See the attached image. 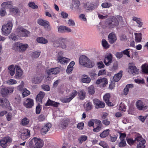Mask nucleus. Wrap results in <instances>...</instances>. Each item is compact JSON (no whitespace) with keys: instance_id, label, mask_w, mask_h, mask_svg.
Returning a JSON list of instances; mask_svg holds the SVG:
<instances>
[{"instance_id":"3c124183","label":"nucleus","mask_w":148,"mask_h":148,"mask_svg":"<svg viewBox=\"0 0 148 148\" xmlns=\"http://www.w3.org/2000/svg\"><path fill=\"white\" fill-rule=\"evenodd\" d=\"M23 92H22V95L23 97H26L29 95L30 94V92L27 90L26 88H24L23 90Z\"/></svg>"},{"instance_id":"338daca9","label":"nucleus","mask_w":148,"mask_h":148,"mask_svg":"<svg viewBox=\"0 0 148 148\" xmlns=\"http://www.w3.org/2000/svg\"><path fill=\"white\" fill-rule=\"evenodd\" d=\"M67 24L69 26H73L75 25V23L73 20L72 19H69L68 21Z\"/></svg>"},{"instance_id":"bf43d9fd","label":"nucleus","mask_w":148,"mask_h":148,"mask_svg":"<svg viewBox=\"0 0 148 148\" xmlns=\"http://www.w3.org/2000/svg\"><path fill=\"white\" fill-rule=\"evenodd\" d=\"M46 118L45 115L41 114L40 115L38 118V121H44Z\"/></svg>"},{"instance_id":"9b49d317","label":"nucleus","mask_w":148,"mask_h":148,"mask_svg":"<svg viewBox=\"0 0 148 148\" xmlns=\"http://www.w3.org/2000/svg\"><path fill=\"white\" fill-rule=\"evenodd\" d=\"M52 126V125L50 123L45 124L41 130V134H45L49 130L50 128Z\"/></svg>"},{"instance_id":"423d86ee","label":"nucleus","mask_w":148,"mask_h":148,"mask_svg":"<svg viewBox=\"0 0 148 148\" xmlns=\"http://www.w3.org/2000/svg\"><path fill=\"white\" fill-rule=\"evenodd\" d=\"M11 142V138L9 137H5L0 140V145L3 147L5 148L8 146V144Z\"/></svg>"},{"instance_id":"473e14b6","label":"nucleus","mask_w":148,"mask_h":148,"mask_svg":"<svg viewBox=\"0 0 148 148\" xmlns=\"http://www.w3.org/2000/svg\"><path fill=\"white\" fill-rule=\"evenodd\" d=\"M8 72L11 76L14 75L15 74V67L13 65H11L9 67Z\"/></svg>"},{"instance_id":"5fc2aeb1","label":"nucleus","mask_w":148,"mask_h":148,"mask_svg":"<svg viewBox=\"0 0 148 148\" xmlns=\"http://www.w3.org/2000/svg\"><path fill=\"white\" fill-rule=\"evenodd\" d=\"M87 137L85 135L81 136L79 139V141L80 143H82L83 141H86L87 138Z\"/></svg>"},{"instance_id":"052dcab7","label":"nucleus","mask_w":148,"mask_h":148,"mask_svg":"<svg viewBox=\"0 0 148 148\" xmlns=\"http://www.w3.org/2000/svg\"><path fill=\"white\" fill-rule=\"evenodd\" d=\"M17 82L15 79H10L7 81V83L9 85H13L15 84Z\"/></svg>"},{"instance_id":"7c9ffc66","label":"nucleus","mask_w":148,"mask_h":148,"mask_svg":"<svg viewBox=\"0 0 148 148\" xmlns=\"http://www.w3.org/2000/svg\"><path fill=\"white\" fill-rule=\"evenodd\" d=\"M60 41L58 38H55V39L52 40V42L54 47H58L60 45Z\"/></svg>"},{"instance_id":"a19ab883","label":"nucleus","mask_w":148,"mask_h":148,"mask_svg":"<svg viewBox=\"0 0 148 148\" xmlns=\"http://www.w3.org/2000/svg\"><path fill=\"white\" fill-rule=\"evenodd\" d=\"M85 64H86L87 65V66H84L85 67L89 68H92L95 65L94 63L90 60L89 59H88V62H86Z\"/></svg>"},{"instance_id":"a211bd4d","label":"nucleus","mask_w":148,"mask_h":148,"mask_svg":"<svg viewBox=\"0 0 148 148\" xmlns=\"http://www.w3.org/2000/svg\"><path fill=\"white\" fill-rule=\"evenodd\" d=\"M96 82V84H101L104 87L108 84V82L106 78L103 77L98 79Z\"/></svg>"},{"instance_id":"bb28decb","label":"nucleus","mask_w":148,"mask_h":148,"mask_svg":"<svg viewBox=\"0 0 148 148\" xmlns=\"http://www.w3.org/2000/svg\"><path fill=\"white\" fill-rule=\"evenodd\" d=\"M12 3L10 1H8L3 3L1 5L2 8L5 9L10 8L12 6Z\"/></svg>"},{"instance_id":"69168bd1","label":"nucleus","mask_w":148,"mask_h":148,"mask_svg":"<svg viewBox=\"0 0 148 148\" xmlns=\"http://www.w3.org/2000/svg\"><path fill=\"white\" fill-rule=\"evenodd\" d=\"M119 109L120 110L125 111V109L126 108V106L123 103H121L119 105Z\"/></svg>"},{"instance_id":"c85d7f7f","label":"nucleus","mask_w":148,"mask_h":148,"mask_svg":"<svg viewBox=\"0 0 148 148\" xmlns=\"http://www.w3.org/2000/svg\"><path fill=\"white\" fill-rule=\"evenodd\" d=\"M16 73L15 76L16 78L21 77L22 75L23 72L20 67L18 66H16Z\"/></svg>"},{"instance_id":"4c0bfd02","label":"nucleus","mask_w":148,"mask_h":148,"mask_svg":"<svg viewBox=\"0 0 148 148\" xmlns=\"http://www.w3.org/2000/svg\"><path fill=\"white\" fill-rule=\"evenodd\" d=\"M101 6L103 8H108L112 6V4L110 2H104L102 3Z\"/></svg>"},{"instance_id":"e2e57ef3","label":"nucleus","mask_w":148,"mask_h":148,"mask_svg":"<svg viewBox=\"0 0 148 148\" xmlns=\"http://www.w3.org/2000/svg\"><path fill=\"white\" fill-rule=\"evenodd\" d=\"M98 67L99 69L104 68L105 67V65L102 61L98 62H97Z\"/></svg>"},{"instance_id":"0eeeda50","label":"nucleus","mask_w":148,"mask_h":148,"mask_svg":"<svg viewBox=\"0 0 148 148\" xmlns=\"http://www.w3.org/2000/svg\"><path fill=\"white\" fill-rule=\"evenodd\" d=\"M112 56L110 53L106 54L105 57L104 62L107 66L110 65L112 62Z\"/></svg>"},{"instance_id":"2f4dec72","label":"nucleus","mask_w":148,"mask_h":148,"mask_svg":"<svg viewBox=\"0 0 148 148\" xmlns=\"http://www.w3.org/2000/svg\"><path fill=\"white\" fill-rule=\"evenodd\" d=\"M90 80L91 79L90 78L86 75H84L82 79V82L84 83H89Z\"/></svg>"},{"instance_id":"603ef678","label":"nucleus","mask_w":148,"mask_h":148,"mask_svg":"<svg viewBox=\"0 0 148 148\" xmlns=\"http://www.w3.org/2000/svg\"><path fill=\"white\" fill-rule=\"evenodd\" d=\"M77 94V92L76 90L73 91L70 94L69 98L71 100H72Z\"/></svg>"},{"instance_id":"f3484780","label":"nucleus","mask_w":148,"mask_h":148,"mask_svg":"<svg viewBox=\"0 0 148 148\" xmlns=\"http://www.w3.org/2000/svg\"><path fill=\"white\" fill-rule=\"evenodd\" d=\"M44 78L43 75H40L39 76L35 77L32 78V82L35 84H38L41 82L42 80Z\"/></svg>"},{"instance_id":"49530a36","label":"nucleus","mask_w":148,"mask_h":148,"mask_svg":"<svg viewBox=\"0 0 148 148\" xmlns=\"http://www.w3.org/2000/svg\"><path fill=\"white\" fill-rule=\"evenodd\" d=\"M88 93L90 95L93 94L95 92L94 87L93 86H91L88 88Z\"/></svg>"},{"instance_id":"864d4df0","label":"nucleus","mask_w":148,"mask_h":148,"mask_svg":"<svg viewBox=\"0 0 148 148\" xmlns=\"http://www.w3.org/2000/svg\"><path fill=\"white\" fill-rule=\"evenodd\" d=\"M60 45L62 49H65L66 47V45L65 42V40L64 39H62L60 41Z\"/></svg>"},{"instance_id":"e433bc0d","label":"nucleus","mask_w":148,"mask_h":148,"mask_svg":"<svg viewBox=\"0 0 148 148\" xmlns=\"http://www.w3.org/2000/svg\"><path fill=\"white\" fill-rule=\"evenodd\" d=\"M37 42L39 43L42 44H46L47 43V40L43 37H39L36 39Z\"/></svg>"},{"instance_id":"ddd939ff","label":"nucleus","mask_w":148,"mask_h":148,"mask_svg":"<svg viewBox=\"0 0 148 148\" xmlns=\"http://www.w3.org/2000/svg\"><path fill=\"white\" fill-rule=\"evenodd\" d=\"M136 105L137 108L140 110H145L147 108V107L145 106L143 102L140 100H138L136 102Z\"/></svg>"},{"instance_id":"c9c22d12","label":"nucleus","mask_w":148,"mask_h":148,"mask_svg":"<svg viewBox=\"0 0 148 148\" xmlns=\"http://www.w3.org/2000/svg\"><path fill=\"white\" fill-rule=\"evenodd\" d=\"M28 45L27 44H23L21 43L19 51L20 52H24L27 48Z\"/></svg>"},{"instance_id":"9d476101","label":"nucleus","mask_w":148,"mask_h":148,"mask_svg":"<svg viewBox=\"0 0 148 148\" xmlns=\"http://www.w3.org/2000/svg\"><path fill=\"white\" fill-rule=\"evenodd\" d=\"M62 53V52H59L58 56V60L60 63L62 64L63 63H67L70 61V59L60 56Z\"/></svg>"},{"instance_id":"f257e3e1","label":"nucleus","mask_w":148,"mask_h":148,"mask_svg":"<svg viewBox=\"0 0 148 148\" xmlns=\"http://www.w3.org/2000/svg\"><path fill=\"white\" fill-rule=\"evenodd\" d=\"M105 24L106 27L110 29H112L119 25V21L116 17L111 16L106 21Z\"/></svg>"},{"instance_id":"f03ea898","label":"nucleus","mask_w":148,"mask_h":148,"mask_svg":"<svg viewBox=\"0 0 148 148\" xmlns=\"http://www.w3.org/2000/svg\"><path fill=\"white\" fill-rule=\"evenodd\" d=\"M12 26V23L11 21H8L7 23L3 25L1 29L2 34L5 36L8 35L11 32Z\"/></svg>"},{"instance_id":"1a4fd4ad","label":"nucleus","mask_w":148,"mask_h":148,"mask_svg":"<svg viewBox=\"0 0 148 148\" xmlns=\"http://www.w3.org/2000/svg\"><path fill=\"white\" fill-rule=\"evenodd\" d=\"M93 102L96 108H103L105 107V103L102 101H100L98 99H94L93 100Z\"/></svg>"},{"instance_id":"6e6552de","label":"nucleus","mask_w":148,"mask_h":148,"mask_svg":"<svg viewBox=\"0 0 148 148\" xmlns=\"http://www.w3.org/2000/svg\"><path fill=\"white\" fill-rule=\"evenodd\" d=\"M20 137L21 139L24 140L29 138L30 136L29 130L26 129H23L21 131Z\"/></svg>"},{"instance_id":"2eb2a0df","label":"nucleus","mask_w":148,"mask_h":148,"mask_svg":"<svg viewBox=\"0 0 148 148\" xmlns=\"http://www.w3.org/2000/svg\"><path fill=\"white\" fill-rule=\"evenodd\" d=\"M97 4H92L91 3H86L84 5V7L87 10H92L95 9L98 6Z\"/></svg>"},{"instance_id":"5701e85b","label":"nucleus","mask_w":148,"mask_h":148,"mask_svg":"<svg viewBox=\"0 0 148 148\" xmlns=\"http://www.w3.org/2000/svg\"><path fill=\"white\" fill-rule=\"evenodd\" d=\"M59 104V103L56 102L49 99L46 103L45 106H51L54 107H57L58 106Z\"/></svg>"},{"instance_id":"4d7b16f0","label":"nucleus","mask_w":148,"mask_h":148,"mask_svg":"<svg viewBox=\"0 0 148 148\" xmlns=\"http://www.w3.org/2000/svg\"><path fill=\"white\" fill-rule=\"evenodd\" d=\"M45 29H47L48 31H50L51 29V28L50 25L48 21L46 22L45 25L43 26Z\"/></svg>"},{"instance_id":"f704fd0d","label":"nucleus","mask_w":148,"mask_h":148,"mask_svg":"<svg viewBox=\"0 0 148 148\" xmlns=\"http://www.w3.org/2000/svg\"><path fill=\"white\" fill-rule=\"evenodd\" d=\"M135 35V40L136 42H139L141 41L142 39V34L140 33L134 34Z\"/></svg>"},{"instance_id":"8fccbe9b","label":"nucleus","mask_w":148,"mask_h":148,"mask_svg":"<svg viewBox=\"0 0 148 148\" xmlns=\"http://www.w3.org/2000/svg\"><path fill=\"white\" fill-rule=\"evenodd\" d=\"M47 21L44 20L42 19H39L37 20V23L39 25L43 26Z\"/></svg>"},{"instance_id":"b1692460","label":"nucleus","mask_w":148,"mask_h":148,"mask_svg":"<svg viewBox=\"0 0 148 148\" xmlns=\"http://www.w3.org/2000/svg\"><path fill=\"white\" fill-rule=\"evenodd\" d=\"M26 145L27 146H29L30 148H36V146L35 137H34L28 143L26 144Z\"/></svg>"},{"instance_id":"58836bf2","label":"nucleus","mask_w":148,"mask_h":148,"mask_svg":"<svg viewBox=\"0 0 148 148\" xmlns=\"http://www.w3.org/2000/svg\"><path fill=\"white\" fill-rule=\"evenodd\" d=\"M21 45V43L17 42L15 43L13 46V49L15 51H18L20 50V48Z\"/></svg>"},{"instance_id":"ea45409f","label":"nucleus","mask_w":148,"mask_h":148,"mask_svg":"<svg viewBox=\"0 0 148 148\" xmlns=\"http://www.w3.org/2000/svg\"><path fill=\"white\" fill-rule=\"evenodd\" d=\"M141 68L143 72L145 73H148V64H143Z\"/></svg>"},{"instance_id":"680f3d73","label":"nucleus","mask_w":148,"mask_h":148,"mask_svg":"<svg viewBox=\"0 0 148 148\" xmlns=\"http://www.w3.org/2000/svg\"><path fill=\"white\" fill-rule=\"evenodd\" d=\"M24 85V83L23 81H22L21 84L17 87V89L19 91L22 90L23 88Z\"/></svg>"},{"instance_id":"4be33fe9","label":"nucleus","mask_w":148,"mask_h":148,"mask_svg":"<svg viewBox=\"0 0 148 148\" xmlns=\"http://www.w3.org/2000/svg\"><path fill=\"white\" fill-rule=\"evenodd\" d=\"M36 142V148H41L44 145V142L43 140L40 138L35 137Z\"/></svg>"},{"instance_id":"20e7f679","label":"nucleus","mask_w":148,"mask_h":148,"mask_svg":"<svg viewBox=\"0 0 148 148\" xmlns=\"http://www.w3.org/2000/svg\"><path fill=\"white\" fill-rule=\"evenodd\" d=\"M135 141H137V148H145V146L144 145L145 141L140 136H139L135 138Z\"/></svg>"},{"instance_id":"39448f33","label":"nucleus","mask_w":148,"mask_h":148,"mask_svg":"<svg viewBox=\"0 0 148 148\" xmlns=\"http://www.w3.org/2000/svg\"><path fill=\"white\" fill-rule=\"evenodd\" d=\"M128 71L130 73L133 75L138 74L139 72V70L133 63H130L129 64Z\"/></svg>"},{"instance_id":"a18cd8bd","label":"nucleus","mask_w":148,"mask_h":148,"mask_svg":"<svg viewBox=\"0 0 148 148\" xmlns=\"http://www.w3.org/2000/svg\"><path fill=\"white\" fill-rule=\"evenodd\" d=\"M86 93L82 90H81L78 92V95L80 99H83L85 98Z\"/></svg>"},{"instance_id":"393cba45","label":"nucleus","mask_w":148,"mask_h":148,"mask_svg":"<svg viewBox=\"0 0 148 148\" xmlns=\"http://www.w3.org/2000/svg\"><path fill=\"white\" fill-rule=\"evenodd\" d=\"M118 62L116 61H114L112 65L110 67V70L113 72H115L118 68Z\"/></svg>"},{"instance_id":"f8f14e48","label":"nucleus","mask_w":148,"mask_h":148,"mask_svg":"<svg viewBox=\"0 0 148 148\" xmlns=\"http://www.w3.org/2000/svg\"><path fill=\"white\" fill-rule=\"evenodd\" d=\"M46 72L48 75H51V74L56 75L59 73L60 69L58 67L52 68L50 69H46Z\"/></svg>"},{"instance_id":"09e8293b","label":"nucleus","mask_w":148,"mask_h":148,"mask_svg":"<svg viewBox=\"0 0 148 148\" xmlns=\"http://www.w3.org/2000/svg\"><path fill=\"white\" fill-rule=\"evenodd\" d=\"M102 44L103 47L106 49L109 48L110 45L108 44V42L105 39H103L102 41Z\"/></svg>"},{"instance_id":"774afa93","label":"nucleus","mask_w":148,"mask_h":148,"mask_svg":"<svg viewBox=\"0 0 148 148\" xmlns=\"http://www.w3.org/2000/svg\"><path fill=\"white\" fill-rule=\"evenodd\" d=\"M99 145L103 148H109L108 145L104 141H101L99 143Z\"/></svg>"},{"instance_id":"13d9d810","label":"nucleus","mask_w":148,"mask_h":148,"mask_svg":"<svg viewBox=\"0 0 148 148\" xmlns=\"http://www.w3.org/2000/svg\"><path fill=\"white\" fill-rule=\"evenodd\" d=\"M64 26H59L58 28V32L59 33H64Z\"/></svg>"},{"instance_id":"72a5a7b5","label":"nucleus","mask_w":148,"mask_h":148,"mask_svg":"<svg viewBox=\"0 0 148 148\" xmlns=\"http://www.w3.org/2000/svg\"><path fill=\"white\" fill-rule=\"evenodd\" d=\"M69 121L68 120H64L62 121L60 125V127L62 129H65L68 125Z\"/></svg>"},{"instance_id":"aec40b11","label":"nucleus","mask_w":148,"mask_h":148,"mask_svg":"<svg viewBox=\"0 0 148 148\" xmlns=\"http://www.w3.org/2000/svg\"><path fill=\"white\" fill-rule=\"evenodd\" d=\"M0 106H5L9 108V102L7 99L0 98Z\"/></svg>"},{"instance_id":"7ed1b4c3","label":"nucleus","mask_w":148,"mask_h":148,"mask_svg":"<svg viewBox=\"0 0 148 148\" xmlns=\"http://www.w3.org/2000/svg\"><path fill=\"white\" fill-rule=\"evenodd\" d=\"M16 31L19 37L27 36L29 33V32L21 26L18 27Z\"/></svg>"},{"instance_id":"a878e982","label":"nucleus","mask_w":148,"mask_h":148,"mask_svg":"<svg viewBox=\"0 0 148 148\" xmlns=\"http://www.w3.org/2000/svg\"><path fill=\"white\" fill-rule=\"evenodd\" d=\"M132 20L133 21H136L138 24V26L139 27H141L143 25V22H142L141 19L135 16H133L132 17Z\"/></svg>"},{"instance_id":"79ce46f5","label":"nucleus","mask_w":148,"mask_h":148,"mask_svg":"<svg viewBox=\"0 0 148 148\" xmlns=\"http://www.w3.org/2000/svg\"><path fill=\"white\" fill-rule=\"evenodd\" d=\"M109 129L105 130L100 134V136L102 138L106 137L109 134Z\"/></svg>"},{"instance_id":"dca6fc26","label":"nucleus","mask_w":148,"mask_h":148,"mask_svg":"<svg viewBox=\"0 0 148 148\" xmlns=\"http://www.w3.org/2000/svg\"><path fill=\"white\" fill-rule=\"evenodd\" d=\"M88 59L86 56H82L79 58V64L84 66H87L86 64H85L86 62H88Z\"/></svg>"},{"instance_id":"c756f323","label":"nucleus","mask_w":148,"mask_h":148,"mask_svg":"<svg viewBox=\"0 0 148 148\" xmlns=\"http://www.w3.org/2000/svg\"><path fill=\"white\" fill-rule=\"evenodd\" d=\"M122 71H121L119 73L114 75L113 79L115 82H118L121 79L122 75Z\"/></svg>"},{"instance_id":"412c9836","label":"nucleus","mask_w":148,"mask_h":148,"mask_svg":"<svg viewBox=\"0 0 148 148\" xmlns=\"http://www.w3.org/2000/svg\"><path fill=\"white\" fill-rule=\"evenodd\" d=\"M108 40L110 43L113 44L116 40V36L113 33H111L108 36Z\"/></svg>"},{"instance_id":"6e6d98bb","label":"nucleus","mask_w":148,"mask_h":148,"mask_svg":"<svg viewBox=\"0 0 148 148\" xmlns=\"http://www.w3.org/2000/svg\"><path fill=\"white\" fill-rule=\"evenodd\" d=\"M29 120L27 118H23L21 121V123L23 125H27L29 123Z\"/></svg>"},{"instance_id":"cd10ccee","label":"nucleus","mask_w":148,"mask_h":148,"mask_svg":"<svg viewBox=\"0 0 148 148\" xmlns=\"http://www.w3.org/2000/svg\"><path fill=\"white\" fill-rule=\"evenodd\" d=\"M45 95V93L44 92L40 91L37 95L36 98L37 101L41 103L42 102V99L44 97Z\"/></svg>"},{"instance_id":"0e129e2a","label":"nucleus","mask_w":148,"mask_h":148,"mask_svg":"<svg viewBox=\"0 0 148 148\" xmlns=\"http://www.w3.org/2000/svg\"><path fill=\"white\" fill-rule=\"evenodd\" d=\"M79 4L80 2L79 1H76L73 4V7L76 9H78Z\"/></svg>"},{"instance_id":"4468645a","label":"nucleus","mask_w":148,"mask_h":148,"mask_svg":"<svg viewBox=\"0 0 148 148\" xmlns=\"http://www.w3.org/2000/svg\"><path fill=\"white\" fill-rule=\"evenodd\" d=\"M24 105L27 108H30L34 105V101L31 99H27L24 103Z\"/></svg>"},{"instance_id":"6ab92c4d","label":"nucleus","mask_w":148,"mask_h":148,"mask_svg":"<svg viewBox=\"0 0 148 148\" xmlns=\"http://www.w3.org/2000/svg\"><path fill=\"white\" fill-rule=\"evenodd\" d=\"M110 97V95L109 93L106 94L103 96V99L106 103L109 106H113V104L109 101V99Z\"/></svg>"},{"instance_id":"37998d69","label":"nucleus","mask_w":148,"mask_h":148,"mask_svg":"<svg viewBox=\"0 0 148 148\" xmlns=\"http://www.w3.org/2000/svg\"><path fill=\"white\" fill-rule=\"evenodd\" d=\"M0 92L3 97L6 96L8 93L7 88H1L0 90Z\"/></svg>"},{"instance_id":"de8ad7c7","label":"nucleus","mask_w":148,"mask_h":148,"mask_svg":"<svg viewBox=\"0 0 148 148\" xmlns=\"http://www.w3.org/2000/svg\"><path fill=\"white\" fill-rule=\"evenodd\" d=\"M126 145V143L125 140H120V141L118 144L119 146L120 147H122Z\"/></svg>"},{"instance_id":"c03bdc74","label":"nucleus","mask_w":148,"mask_h":148,"mask_svg":"<svg viewBox=\"0 0 148 148\" xmlns=\"http://www.w3.org/2000/svg\"><path fill=\"white\" fill-rule=\"evenodd\" d=\"M19 35H16L14 34H11L10 36V38L12 40L15 41L18 40L19 39Z\"/></svg>"}]
</instances>
